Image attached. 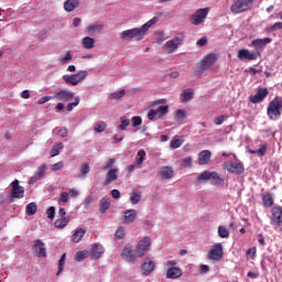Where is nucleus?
I'll use <instances>...</instances> for the list:
<instances>
[{
	"label": "nucleus",
	"instance_id": "1",
	"mask_svg": "<svg viewBox=\"0 0 282 282\" xmlns=\"http://www.w3.org/2000/svg\"><path fill=\"white\" fill-rule=\"evenodd\" d=\"M217 63V55L215 53H209L205 55L200 62H198L194 67V74L196 76H203L204 72H207V69H210L213 65Z\"/></svg>",
	"mask_w": 282,
	"mask_h": 282
},
{
	"label": "nucleus",
	"instance_id": "2",
	"mask_svg": "<svg viewBox=\"0 0 282 282\" xmlns=\"http://www.w3.org/2000/svg\"><path fill=\"white\" fill-rule=\"evenodd\" d=\"M158 21H159L158 17H154L150 21L144 23L141 28L130 29L132 34V41H137V42L142 41L144 36H147V32H149L152 25H155Z\"/></svg>",
	"mask_w": 282,
	"mask_h": 282
},
{
	"label": "nucleus",
	"instance_id": "3",
	"mask_svg": "<svg viewBox=\"0 0 282 282\" xmlns=\"http://www.w3.org/2000/svg\"><path fill=\"white\" fill-rule=\"evenodd\" d=\"M282 111V98L275 97L268 106L267 113L270 120H279Z\"/></svg>",
	"mask_w": 282,
	"mask_h": 282
},
{
	"label": "nucleus",
	"instance_id": "4",
	"mask_svg": "<svg viewBox=\"0 0 282 282\" xmlns=\"http://www.w3.org/2000/svg\"><path fill=\"white\" fill-rule=\"evenodd\" d=\"M182 43H184V33H177L172 40L163 45V50L166 54H173Z\"/></svg>",
	"mask_w": 282,
	"mask_h": 282
},
{
	"label": "nucleus",
	"instance_id": "5",
	"mask_svg": "<svg viewBox=\"0 0 282 282\" xmlns=\"http://www.w3.org/2000/svg\"><path fill=\"white\" fill-rule=\"evenodd\" d=\"M62 78L66 85H73V87H76V85L83 83V80L87 78V70H79L75 75H63Z\"/></svg>",
	"mask_w": 282,
	"mask_h": 282
},
{
	"label": "nucleus",
	"instance_id": "6",
	"mask_svg": "<svg viewBox=\"0 0 282 282\" xmlns=\"http://www.w3.org/2000/svg\"><path fill=\"white\" fill-rule=\"evenodd\" d=\"M169 113V106H159L156 109H150L148 120H162Z\"/></svg>",
	"mask_w": 282,
	"mask_h": 282
},
{
	"label": "nucleus",
	"instance_id": "7",
	"mask_svg": "<svg viewBox=\"0 0 282 282\" xmlns=\"http://www.w3.org/2000/svg\"><path fill=\"white\" fill-rule=\"evenodd\" d=\"M208 12H210V8L196 10L189 18L192 25H200V23H204V20L208 17Z\"/></svg>",
	"mask_w": 282,
	"mask_h": 282
},
{
	"label": "nucleus",
	"instance_id": "8",
	"mask_svg": "<svg viewBox=\"0 0 282 282\" xmlns=\"http://www.w3.org/2000/svg\"><path fill=\"white\" fill-rule=\"evenodd\" d=\"M121 259H124L127 263H135L140 256L133 251V246L127 245L121 252Z\"/></svg>",
	"mask_w": 282,
	"mask_h": 282
},
{
	"label": "nucleus",
	"instance_id": "9",
	"mask_svg": "<svg viewBox=\"0 0 282 282\" xmlns=\"http://www.w3.org/2000/svg\"><path fill=\"white\" fill-rule=\"evenodd\" d=\"M149 248H151V238L144 237L137 245L134 252H135L137 257L142 258V257H144V254H147V252H149Z\"/></svg>",
	"mask_w": 282,
	"mask_h": 282
},
{
	"label": "nucleus",
	"instance_id": "10",
	"mask_svg": "<svg viewBox=\"0 0 282 282\" xmlns=\"http://www.w3.org/2000/svg\"><path fill=\"white\" fill-rule=\"evenodd\" d=\"M207 257L212 261H221L224 258V246H221V243H215L212 250L208 252Z\"/></svg>",
	"mask_w": 282,
	"mask_h": 282
},
{
	"label": "nucleus",
	"instance_id": "11",
	"mask_svg": "<svg viewBox=\"0 0 282 282\" xmlns=\"http://www.w3.org/2000/svg\"><path fill=\"white\" fill-rule=\"evenodd\" d=\"M25 195V188L19 185V180H14L11 183V195L10 197L14 199H23Z\"/></svg>",
	"mask_w": 282,
	"mask_h": 282
},
{
	"label": "nucleus",
	"instance_id": "12",
	"mask_svg": "<svg viewBox=\"0 0 282 282\" xmlns=\"http://www.w3.org/2000/svg\"><path fill=\"white\" fill-rule=\"evenodd\" d=\"M269 43H272V39L270 37L257 39L251 42L250 47H254L256 52L261 54L265 48V45H269Z\"/></svg>",
	"mask_w": 282,
	"mask_h": 282
},
{
	"label": "nucleus",
	"instance_id": "13",
	"mask_svg": "<svg viewBox=\"0 0 282 282\" xmlns=\"http://www.w3.org/2000/svg\"><path fill=\"white\" fill-rule=\"evenodd\" d=\"M246 10H248V0H235L232 6L230 7V11L234 14L246 12Z\"/></svg>",
	"mask_w": 282,
	"mask_h": 282
},
{
	"label": "nucleus",
	"instance_id": "14",
	"mask_svg": "<svg viewBox=\"0 0 282 282\" xmlns=\"http://www.w3.org/2000/svg\"><path fill=\"white\" fill-rule=\"evenodd\" d=\"M33 250H36L37 257L45 259L47 257V249H45V242L41 239H37L33 242Z\"/></svg>",
	"mask_w": 282,
	"mask_h": 282
},
{
	"label": "nucleus",
	"instance_id": "15",
	"mask_svg": "<svg viewBox=\"0 0 282 282\" xmlns=\"http://www.w3.org/2000/svg\"><path fill=\"white\" fill-rule=\"evenodd\" d=\"M57 100H61L62 102H69V100H74V93L69 90L62 89L57 93H55L54 97Z\"/></svg>",
	"mask_w": 282,
	"mask_h": 282
},
{
	"label": "nucleus",
	"instance_id": "16",
	"mask_svg": "<svg viewBox=\"0 0 282 282\" xmlns=\"http://www.w3.org/2000/svg\"><path fill=\"white\" fill-rule=\"evenodd\" d=\"M153 270H155V262L150 258H145L141 265L142 274H144V276H149Z\"/></svg>",
	"mask_w": 282,
	"mask_h": 282
},
{
	"label": "nucleus",
	"instance_id": "17",
	"mask_svg": "<svg viewBox=\"0 0 282 282\" xmlns=\"http://www.w3.org/2000/svg\"><path fill=\"white\" fill-rule=\"evenodd\" d=\"M268 94H269L268 88H260L258 89L254 96H251L250 101L253 102V105L263 102V100L268 98Z\"/></svg>",
	"mask_w": 282,
	"mask_h": 282
},
{
	"label": "nucleus",
	"instance_id": "18",
	"mask_svg": "<svg viewBox=\"0 0 282 282\" xmlns=\"http://www.w3.org/2000/svg\"><path fill=\"white\" fill-rule=\"evenodd\" d=\"M223 166L229 173H236L237 175L243 171V165L241 163L226 162Z\"/></svg>",
	"mask_w": 282,
	"mask_h": 282
},
{
	"label": "nucleus",
	"instance_id": "19",
	"mask_svg": "<svg viewBox=\"0 0 282 282\" xmlns=\"http://www.w3.org/2000/svg\"><path fill=\"white\" fill-rule=\"evenodd\" d=\"M271 221L273 224H276L278 226H281L282 224V207L281 206H275L271 210Z\"/></svg>",
	"mask_w": 282,
	"mask_h": 282
},
{
	"label": "nucleus",
	"instance_id": "20",
	"mask_svg": "<svg viewBox=\"0 0 282 282\" xmlns=\"http://www.w3.org/2000/svg\"><path fill=\"white\" fill-rule=\"evenodd\" d=\"M102 30H105V25H102L101 23H94V24L88 25L86 28L85 32L89 36H94V34H100L102 32Z\"/></svg>",
	"mask_w": 282,
	"mask_h": 282
},
{
	"label": "nucleus",
	"instance_id": "21",
	"mask_svg": "<svg viewBox=\"0 0 282 282\" xmlns=\"http://www.w3.org/2000/svg\"><path fill=\"white\" fill-rule=\"evenodd\" d=\"M116 180H118V167L110 169L107 172L104 186H109V184H111V182H116Z\"/></svg>",
	"mask_w": 282,
	"mask_h": 282
},
{
	"label": "nucleus",
	"instance_id": "22",
	"mask_svg": "<svg viewBox=\"0 0 282 282\" xmlns=\"http://www.w3.org/2000/svg\"><path fill=\"white\" fill-rule=\"evenodd\" d=\"M137 217H138V212L135 209H128L124 212L122 224H133Z\"/></svg>",
	"mask_w": 282,
	"mask_h": 282
},
{
	"label": "nucleus",
	"instance_id": "23",
	"mask_svg": "<svg viewBox=\"0 0 282 282\" xmlns=\"http://www.w3.org/2000/svg\"><path fill=\"white\" fill-rule=\"evenodd\" d=\"M109 206H111V197L106 196L101 198L99 202V213H101V215H105L107 210H109Z\"/></svg>",
	"mask_w": 282,
	"mask_h": 282
},
{
	"label": "nucleus",
	"instance_id": "24",
	"mask_svg": "<svg viewBox=\"0 0 282 282\" xmlns=\"http://www.w3.org/2000/svg\"><path fill=\"white\" fill-rule=\"evenodd\" d=\"M210 151L209 150H203L198 153V164L203 166L204 164H207L210 162Z\"/></svg>",
	"mask_w": 282,
	"mask_h": 282
},
{
	"label": "nucleus",
	"instance_id": "25",
	"mask_svg": "<svg viewBox=\"0 0 282 282\" xmlns=\"http://www.w3.org/2000/svg\"><path fill=\"white\" fill-rule=\"evenodd\" d=\"M159 173L161 174L162 180H173V175H175V172H173V167L171 166L161 167Z\"/></svg>",
	"mask_w": 282,
	"mask_h": 282
},
{
	"label": "nucleus",
	"instance_id": "26",
	"mask_svg": "<svg viewBox=\"0 0 282 282\" xmlns=\"http://www.w3.org/2000/svg\"><path fill=\"white\" fill-rule=\"evenodd\" d=\"M183 272L181 268L177 267H171L166 271V279H180L182 276Z\"/></svg>",
	"mask_w": 282,
	"mask_h": 282
},
{
	"label": "nucleus",
	"instance_id": "27",
	"mask_svg": "<svg viewBox=\"0 0 282 282\" xmlns=\"http://www.w3.org/2000/svg\"><path fill=\"white\" fill-rule=\"evenodd\" d=\"M78 6H80V0H66L64 2V10L66 12H74Z\"/></svg>",
	"mask_w": 282,
	"mask_h": 282
},
{
	"label": "nucleus",
	"instance_id": "28",
	"mask_svg": "<svg viewBox=\"0 0 282 282\" xmlns=\"http://www.w3.org/2000/svg\"><path fill=\"white\" fill-rule=\"evenodd\" d=\"M194 96L195 91H193V88H187L181 94V102H191Z\"/></svg>",
	"mask_w": 282,
	"mask_h": 282
},
{
	"label": "nucleus",
	"instance_id": "29",
	"mask_svg": "<svg viewBox=\"0 0 282 282\" xmlns=\"http://www.w3.org/2000/svg\"><path fill=\"white\" fill-rule=\"evenodd\" d=\"M82 46L84 47V50H94V47H96V40L90 36L83 37Z\"/></svg>",
	"mask_w": 282,
	"mask_h": 282
},
{
	"label": "nucleus",
	"instance_id": "30",
	"mask_svg": "<svg viewBox=\"0 0 282 282\" xmlns=\"http://www.w3.org/2000/svg\"><path fill=\"white\" fill-rule=\"evenodd\" d=\"M104 252L105 248H102V245H94L90 253L91 259H100Z\"/></svg>",
	"mask_w": 282,
	"mask_h": 282
},
{
	"label": "nucleus",
	"instance_id": "31",
	"mask_svg": "<svg viewBox=\"0 0 282 282\" xmlns=\"http://www.w3.org/2000/svg\"><path fill=\"white\" fill-rule=\"evenodd\" d=\"M209 180L213 186H221L224 184V178L219 177V173L217 172H212Z\"/></svg>",
	"mask_w": 282,
	"mask_h": 282
},
{
	"label": "nucleus",
	"instance_id": "32",
	"mask_svg": "<svg viewBox=\"0 0 282 282\" xmlns=\"http://www.w3.org/2000/svg\"><path fill=\"white\" fill-rule=\"evenodd\" d=\"M262 204L267 208H272L274 206V198L272 197V194L268 193L262 197Z\"/></svg>",
	"mask_w": 282,
	"mask_h": 282
},
{
	"label": "nucleus",
	"instance_id": "33",
	"mask_svg": "<svg viewBox=\"0 0 282 282\" xmlns=\"http://www.w3.org/2000/svg\"><path fill=\"white\" fill-rule=\"evenodd\" d=\"M86 232L87 230L85 229H77L72 237V240L74 241V243H78L85 237Z\"/></svg>",
	"mask_w": 282,
	"mask_h": 282
},
{
	"label": "nucleus",
	"instance_id": "34",
	"mask_svg": "<svg viewBox=\"0 0 282 282\" xmlns=\"http://www.w3.org/2000/svg\"><path fill=\"white\" fill-rule=\"evenodd\" d=\"M174 120L176 122H184V120H186V110L184 109H177L174 112Z\"/></svg>",
	"mask_w": 282,
	"mask_h": 282
},
{
	"label": "nucleus",
	"instance_id": "35",
	"mask_svg": "<svg viewBox=\"0 0 282 282\" xmlns=\"http://www.w3.org/2000/svg\"><path fill=\"white\" fill-rule=\"evenodd\" d=\"M249 153L256 154L258 158H263L268 153V145L262 144L258 150H249Z\"/></svg>",
	"mask_w": 282,
	"mask_h": 282
},
{
	"label": "nucleus",
	"instance_id": "36",
	"mask_svg": "<svg viewBox=\"0 0 282 282\" xmlns=\"http://www.w3.org/2000/svg\"><path fill=\"white\" fill-rule=\"evenodd\" d=\"M212 172L210 171H204L200 173L196 180V184H202L203 182H208L210 180Z\"/></svg>",
	"mask_w": 282,
	"mask_h": 282
},
{
	"label": "nucleus",
	"instance_id": "37",
	"mask_svg": "<svg viewBox=\"0 0 282 282\" xmlns=\"http://www.w3.org/2000/svg\"><path fill=\"white\" fill-rule=\"evenodd\" d=\"M37 210H39V206L36 205V203H30L25 207V213L29 216L36 215Z\"/></svg>",
	"mask_w": 282,
	"mask_h": 282
},
{
	"label": "nucleus",
	"instance_id": "38",
	"mask_svg": "<svg viewBox=\"0 0 282 282\" xmlns=\"http://www.w3.org/2000/svg\"><path fill=\"white\" fill-rule=\"evenodd\" d=\"M67 224H69V217H62V218L55 220L54 226H55V228L63 229V228H65V226H67Z\"/></svg>",
	"mask_w": 282,
	"mask_h": 282
},
{
	"label": "nucleus",
	"instance_id": "39",
	"mask_svg": "<svg viewBox=\"0 0 282 282\" xmlns=\"http://www.w3.org/2000/svg\"><path fill=\"white\" fill-rule=\"evenodd\" d=\"M182 144H184V141H182V139H180V137H174L172 139V141L170 142V149H180V147H182Z\"/></svg>",
	"mask_w": 282,
	"mask_h": 282
},
{
	"label": "nucleus",
	"instance_id": "40",
	"mask_svg": "<svg viewBox=\"0 0 282 282\" xmlns=\"http://www.w3.org/2000/svg\"><path fill=\"white\" fill-rule=\"evenodd\" d=\"M218 237L228 239V237H230V231L225 226H218Z\"/></svg>",
	"mask_w": 282,
	"mask_h": 282
},
{
	"label": "nucleus",
	"instance_id": "41",
	"mask_svg": "<svg viewBox=\"0 0 282 282\" xmlns=\"http://www.w3.org/2000/svg\"><path fill=\"white\" fill-rule=\"evenodd\" d=\"M119 39L121 41H133L132 40V34H131V29L120 32L119 33Z\"/></svg>",
	"mask_w": 282,
	"mask_h": 282
},
{
	"label": "nucleus",
	"instance_id": "42",
	"mask_svg": "<svg viewBox=\"0 0 282 282\" xmlns=\"http://www.w3.org/2000/svg\"><path fill=\"white\" fill-rule=\"evenodd\" d=\"M144 155H147V152L144 150H140L135 156V164L137 166H142V163L144 162Z\"/></svg>",
	"mask_w": 282,
	"mask_h": 282
},
{
	"label": "nucleus",
	"instance_id": "43",
	"mask_svg": "<svg viewBox=\"0 0 282 282\" xmlns=\"http://www.w3.org/2000/svg\"><path fill=\"white\" fill-rule=\"evenodd\" d=\"M65 145L63 143H56L51 150V158H56L61 153V149Z\"/></svg>",
	"mask_w": 282,
	"mask_h": 282
},
{
	"label": "nucleus",
	"instance_id": "44",
	"mask_svg": "<svg viewBox=\"0 0 282 282\" xmlns=\"http://www.w3.org/2000/svg\"><path fill=\"white\" fill-rule=\"evenodd\" d=\"M89 252L87 250H84V251H78L74 259L77 261V262H80V261H85V259H87Z\"/></svg>",
	"mask_w": 282,
	"mask_h": 282
},
{
	"label": "nucleus",
	"instance_id": "45",
	"mask_svg": "<svg viewBox=\"0 0 282 282\" xmlns=\"http://www.w3.org/2000/svg\"><path fill=\"white\" fill-rule=\"evenodd\" d=\"M140 199H142V193L134 192L130 196V204L135 205V204H138L140 202Z\"/></svg>",
	"mask_w": 282,
	"mask_h": 282
},
{
	"label": "nucleus",
	"instance_id": "46",
	"mask_svg": "<svg viewBox=\"0 0 282 282\" xmlns=\"http://www.w3.org/2000/svg\"><path fill=\"white\" fill-rule=\"evenodd\" d=\"M127 94V91L124 90V89H121V90H119V91H117V93H112L111 95H110V98L112 99V100H122V98H124V95Z\"/></svg>",
	"mask_w": 282,
	"mask_h": 282
},
{
	"label": "nucleus",
	"instance_id": "47",
	"mask_svg": "<svg viewBox=\"0 0 282 282\" xmlns=\"http://www.w3.org/2000/svg\"><path fill=\"white\" fill-rule=\"evenodd\" d=\"M105 129H107V123L105 121H98L94 128V131H96V133H102Z\"/></svg>",
	"mask_w": 282,
	"mask_h": 282
},
{
	"label": "nucleus",
	"instance_id": "48",
	"mask_svg": "<svg viewBox=\"0 0 282 282\" xmlns=\"http://www.w3.org/2000/svg\"><path fill=\"white\" fill-rule=\"evenodd\" d=\"M45 171H47V165L43 163L37 171L35 172V175L40 178L43 180V176L45 175Z\"/></svg>",
	"mask_w": 282,
	"mask_h": 282
},
{
	"label": "nucleus",
	"instance_id": "49",
	"mask_svg": "<svg viewBox=\"0 0 282 282\" xmlns=\"http://www.w3.org/2000/svg\"><path fill=\"white\" fill-rule=\"evenodd\" d=\"M121 123L119 124V129L121 131H124L127 129V127H129L131 124V120H129L127 117H121L120 118Z\"/></svg>",
	"mask_w": 282,
	"mask_h": 282
},
{
	"label": "nucleus",
	"instance_id": "50",
	"mask_svg": "<svg viewBox=\"0 0 282 282\" xmlns=\"http://www.w3.org/2000/svg\"><path fill=\"white\" fill-rule=\"evenodd\" d=\"M65 259H66V254L63 253L58 261V271L56 273V276H58V274H61V272H63V270L65 269Z\"/></svg>",
	"mask_w": 282,
	"mask_h": 282
},
{
	"label": "nucleus",
	"instance_id": "51",
	"mask_svg": "<svg viewBox=\"0 0 282 282\" xmlns=\"http://www.w3.org/2000/svg\"><path fill=\"white\" fill-rule=\"evenodd\" d=\"M80 175L85 177L91 171V167L87 163H82L79 166Z\"/></svg>",
	"mask_w": 282,
	"mask_h": 282
},
{
	"label": "nucleus",
	"instance_id": "52",
	"mask_svg": "<svg viewBox=\"0 0 282 282\" xmlns=\"http://www.w3.org/2000/svg\"><path fill=\"white\" fill-rule=\"evenodd\" d=\"M182 166L183 169H191V166H193V158L187 156L182 159Z\"/></svg>",
	"mask_w": 282,
	"mask_h": 282
},
{
	"label": "nucleus",
	"instance_id": "53",
	"mask_svg": "<svg viewBox=\"0 0 282 282\" xmlns=\"http://www.w3.org/2000/svg\"><path fill=\"white\" fill-rule=\"evenodd\" d=\"M80 105V97H75V101L67 105V111H74V107H78Z\"/></svg>",
	"mask_w": 282,
	"mask_h": 282
},
{
	"label": "nucleus",
	"instance_id": "54",
	"mask_svg": "<svg viewBox=\"0 0 282 282\" xmlns=\"http://www.w3.org/2000/svg\"><path fill=\"white\" fill-rule=\"evenodd\" d=\"M72 58H74V55H72V52L67 51L65 56H63L61 58V62L63 65H66V63H69V61H72Z\"/></svg>",
	"mask_w": 282,
	"mask_h": 282
},
{
	"label": "nucleus",
	"instance_id": "55",
	"mask_svg": "<svg viewBox=\"0 0 282 282\" xmlns=\"http://www.w3.org/2000/svg\"><path fill=\"white\" fill-rule=\"evenodd\" d=\"M47 218L53 220L56 215V207L52 206L46 210Z\"/></svg>",
	"mask_w": 282,
	"mask_h": 282
},
{
	"label": "nucleus",
	"instance_id": "56",
	"mask_svg": "<svg viewBox=\"0 0 282 282\" xmlns=\"http://www.w3.org/2000/svg\"><path fill=\"white\" fill-rule=\"evenodd\" d=\"M238 58L240 61H247V58H248V50H246V48L240 50L238 52Z\"/></svg>",
	"mask_w": 282,
	"mask_h": 282
},
{
	"label": "nucleus",
	"instance_id": "57",
	"mask_svg": "<svg viewBox=\"0 0 282 282\" xmlns=\"http://www.w3.org/2000/svg\"><path fill=\"white\" fill-rule=\"evenodd\" d=\"M228 119V117H226V116H218V117H215L214 118V122H215V124H224V122H226V120Z\"/></svg>",
	"mask_w": 282,
	"mask_h": 282
},
{
	"label": "nucleus",
	"instance_id": "58",
	"mask_svg": "<svg viewBox=\"0 0 282 282\" xmlns=\"http://www.w3.org/2000/svg\"><path fill=\"white\" fill-rule=\"evenodd\" d=\"M94 204V196H87L84 200V208L88 209Z\"/></svg>",
	"mask_w": 282,
	"mask_h": 282
},
{
	"label": "nucleus",
	"instance_id": "59",
	"mask_svg": "<svg viewBox=\"0 0 282 282\" xmlns=\"http://www.w3.org/2000/svg\"><path fill=\"white\" fill-rule=\"evenodd\" d=\"M142 124V117H132V127H140Z\"/></svg>",
	"mask_w": 282,
	"mask_h": 282
},
{
	"label": "nucleus",
	"instance_id": "60",
	"mask_svg": "<svg viewBox=\"0 0 282 282\" xmlns=\"http://www.w3.org/2000/svg\"><path fill=\"white\" fill-rule=\"evenodd\" d=\"M115 235L117 239H124V227H119Z\"/></svg>",
	"mask_w": 282,
	"mask_h": 282
},
{
	"label": "nucleus",
	"instance_id": "61",
	"mask_svg": "<svg viewBox=\"0 0 282 282\" xmlns=\"http://www.w3.org/2000/svg\"><path fill=\"white\" fill-rule=\"evenodd\" d=\"M59 202L67 204V202H69V194L67 192H63L59 196Z\"/></svg>",
	"mask_w": 282,
	"mask_h": 282
},
{
	"label": "nucleus",
	"instance_id": "62",
	"mask_svg": "<svg viewBox=\"0 0 282 282\" xmlns=\"http://www.w3.org/2000/svg\"><path fill=\"white\" fill-rule=\"evenodd\" d=\"M65 164L63 162H57L53 165L52 171L56 173V171H63Z\"/></svg>",
	"mask_w": 282,
	"mask_h": 282
},
{
	"label": "nucleus",
	"instance_id": "63",
	"mask_svg": "<svg viewBox=\"0 0 282 282\" xmlns=\"http://www.w3.org/2000/svg\"><path fill=\"white\" fill-rule=\"evenodd\" d=\"M258 56H261V53H259V51H254V53H248V61H256Z\"/></svg>",
	"mask_w": 282,
	"mask_h": 282
},
{
	"label": "nucleus",
	"instance_id": "64",
	"mask_svg": "<svg viewBox=\"0 0 282 282\" xmlns=\"http://www.w3.org/2000/svg\"><path fill=\"white\" fill-rule=\"evenodd\" d=\"M57 133L61 138H67L69 132L67 131V128H61Z\"/></svg>",
	"mask_w": 282,
	"mask_h": 282
}]
</instances>
